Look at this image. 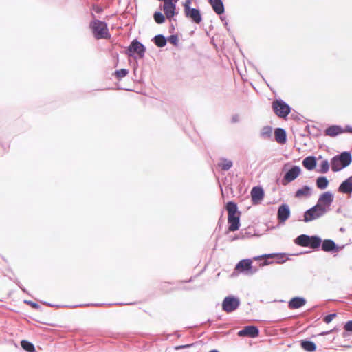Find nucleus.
Segmentation results:
<instances>
[{"label": "nucleus", "instance_id": "f257e3e1", "mask_svg": "<svg viewBox=\"0 0 352 352\" xmlns=\"http://www.w3.org/2000/svg\"><path fill=\"white\" fill-rule=\"evenodd\" d=\"M226 208L228 215V229L231 232L236 231L240 226V212L238 211L237 205L233 201H228Z\"/></svg>", "mask_w": 352, "mask_h": 352}, {"label": "nucleus", "instance_id": "f03ea898", "mask_svg": "<svg viewBox=\"0 0 352 352\" xmlns=\"http://www.w3.org/2000/svg\"><path fill=\"white\" fill-rule=\"evenodd\" d=\"M294 243L301 247L318 249L321 245L322 239L318 236L300 234L294 239Z\"/></svg>", "mask_w": 352, "mask_h": 352}, {"label": "nucleus", "instance_id": "7ed1b4c3", "mask_svg": "<svg viewBox=\"0 0 352 352\" xmlns=\"http://www.w3.org/2000/svg\"><path fill=\"white\" fill-rule=\"evenodd\" d=\"M351 162V155L349 152H342L333 157L331 161V169L338 172L348 166Z\"/></svg>", "mask_w": 352, "mask_h": 352}, {"label": "nucleus", "instance_id": "20e7f679", "mask_svg": "<svg viewBox=\"0 0 352 352\" xmlns=\"http://www.w3.org/2000/svg\"><path fill=\"white\" fill-rule=\"evenodd\" d=\"M90 28L96 38H107L109 36L105 22L96 19L90 23Z\"/></svg>", "mask_w": 352, "mask_h": 352}, {"label": "nucleus", "instance_id": "39448f33", "mask_svg": "<svg viewBox=\"0 0 352 352\" xmlns=\"http://www.w3.org/2000/svg\"><path fill=\"white\" fill-rule=\"evenodd\" d=\"M328 212L317 204L304 214V221L309 222L323 217Z\"/></svg>", "mask_w": 352, "mask_h": 352}, {"label": "nucleus", "instance_id": "423d86ee", "mask_svg": "<svg viewBox=\"0 0 352 352\" xmlns=\"http://www.w3.org/2000/svg\"><path fill=\"white\" fill-rule=\"evenodd\" d=\"M272 108L280 118H285L290 113V107L282 100H276L272 102Z\"/></svg>", "mask_w": 352, "mask_h": 352}, {"label": "nucleus", "instance_id": "0eeeda50", "mask_svg": "<svg viewBox=\"0 0 352 352\" xmlns=\"http://www.w3.org/2000/svg\"><path fill=\"white\" fill-rule=\"evenodd\" d=\"M240 303L238 297L234 296H226L222 302V309L227 313H231L238 309Z\"/></svg>", "mask_w": 352, "mask_h": 352}, {"label": "nucleus", "instance_id": "6e6552de", "mask_svg": "<svg viewBox=\"0 0 352 352\" xmlns=\"http://www.w3.org/2000/svg\"><path fill=\"white\" fill-rule=\"evenodd\" d=\"M333 199L334 196L333 193L330 191H327L320 195L317 204L325 208L326 211L329 212Z\"/></svg>", "mask_w": 352, "mask_h": 352}, {"label": "nucleus", "instance_id": "1a4fd4ad", "mask_svg": "<svg viewBox=\"0 0 352 352\" xmlns=\"http://www.w3.org/2000/svg\"><path fill=\"white\" fill-rule=\"evenodd\" d=\"M301 169L298 166H293L284 175L282 184L285 186L294 181L300 174Z\"/></svg>", "mask_w": 352, "mask_h": 352}, {"label": "nucleus", "instance_id": "9d476101", "mask_svg": "<svg viewBox=\"0 0 352 352\" xmlns=\"http://www.w3.org/2000/svg\"><path fill=\"white\" fill-rule=\"evenodd\" d=\"M127 51L129 56H133L134 53H136L140 58H143L146 48L140 42L137 40H133L129 46Z\"/></svg>", "mask_w": 352, "mask_h": 352}, {"label": "nucleus", "instance_id": "9b49d317", "mask_svg": "<svg viewBox=\"0 0 352 352\" xmlns=\"http://www.w3.org/2000/svg\"><path fill=\"white\" fill-rule=\"evenodd\" d=\"M252 261L249 258L240 261L236 265V270L241 272H245L247 274H253L256 270H252Z\"/></svg>", "mask_w": 352, "mask_h": 352}, {"label": "nucleus", "instance_id": "f8f14e48", "mask_svg": "<svg viewBox=\"0 0 352 352\" xmlns=\"http://www.w3.org/2000/svg\"><path fill=\"white\" fill-rule=\"evenodd\" d=\"M259 334V330L256 326H245L243 329L238 331L237 335L240 337L248 336L250 338H256Z\"/></svg>", "mask_w": 352, "mask_h": 352}, {"label": "nucleus", "instance_id": "ddd939ff", "mask_svg": "<svg viewBox=\"0 0 352 352\" xmlns=\"http://www.w3.org/2000/svg\"><path fill=\"white\" fill-rule=\"evenodd\" d=\"M184 13L187 18L190 19L195 23H200L202 20L201 12L197 8L187 7Z\"/></svg>", "mask_w": 352, "mask_h": 352}, {"label": "nucleus", "instance_id": "4468645a", "mask_svg": "<svg viewBox=\"0 0 352 352\" xmlns=\"http://www.w3.org/2000/svg\"><path fill=\"white\" fill-rule=\"evenodd\" d=\"M290 209L287 204L280 205L278 209L277 218L280 223L285 222L290 217Z\"/></svg>", "mask_w": 352, "mask_h": 352}, {"label": "nucleus", "instance_id": "2eb2a0df", "mask_svg": "<svg viewBox=\"0 0 352 352\" xmlns=\"http://www.w3.org/2000/svg\"><path fill=\"white\" fill-rule=\"evenodd\" d=\"M163 10L168 19H171L177 14L176 5L173 1L164 3Z\"/></svg>", "mask_w": 352, "mask_h": 352}, {"label": "nucleus", "instance_id": "dca6fc26", "mask_svg": "<svg viewBox=\"0 0 352 352\" xmlns=\"http://www.w3.org/2000/svg\"><path fill=\"white\" fill-rule=\"evenodd\" d=\"M264 197V191L260 186H255L251 190L252 201L254 204L259 203Z\"/></svg>", "mask_w": 352, "mask_h": 352}, {"label": "nucleus", "instance_id": "f3484780", "mask_svg": "<svg viewBox=\"0 0 352 352\" xmlns=\"http://www.w3.org/2000/svg\"><path fill=\"white\" fill-rule=\"evenodd\" d=\"M305 298L302 297H294L292 298L288 302V307L289 309H298L306 304Z\"/></svg>", "mask_w": 352, "mask_h": 352}, {"label": "nucleus", "instance_id": "a211bd4d", "mask_svg": "<svg viewBox=\"0 0 352 352\" xmlns=\"http://www.w3.org/2000/svg\"><path fill=\"white\" fill-rule=\"evenodd\" d=\"M342 133H344V129L338 125H332L324 131L325 135L330 137H336Z\"/></svg>", "mask_w": 352, "mask_h": 352}, {"label": "nucleus", "instance_id": "6ab92c4d", "mask_svg": "<svg viewBox=\"0 0 352 352\" xmlns=\"http://www.w3.org/2000/svg\"><path fill=\"white\" fill-rule=\"evenodd\" d=\"M352 179L350 177L341 183L338 187V191L342 193L350 194L352 192Z\"/></svg>", "mask_w": 352, "mask_h": 352}, {"label": "nucleus", "instance_id": "aec40b11", "mask_svg": "<svg viewBox=\"0 0 352 352\" xmlns=\"http://www.w3.org/2000/svg\"><path fill=\"white\" fill-rule=\"evenodd\" d=\"M302 164L306 169L312 170L316 166V158L314 156H308L302 160Z\"/></svg>", "mask_w": 352, "mask_h": 352}, {"label": "nucleus", "instance_id": "412c9836", "mask_svg": "<svg viewBox=\"0 0 352 352\" xmlns=\"http://www.w3.org/2000/svg\"><path fill=\"white\" fill-rule=\"evenodd\" d=\"M213 10L217 14H221L224 12V6L221 0H208Z\"/></svg>", "mask_w": 352, "mask_h": 352}, {"label": "nucleus", "instance_id": "4be33fe9", "mask_svg": "<svg viewBox=\"0 0 352 352\" xmlns=\"http://www.w3.org/2000/svg\"><path fill=\"white\" fill-rule=\"evenodd\" d=\"M275 140L279 144H285L287 141L285 131L282 128H277L274 131Z\"/></svg>", "mask_w": 352, "mask_h": 352}, {"label": "nucleus", "instance_id": "5701e85b", "mask_svg": "<svg viewBox=\"0 0 352 352\" xmlns=\"http://www.w3.org/2000/svg\"><path fill=\"white\" fill-rule=\"evenodd\" d=\"M311 188L309 186H304L296 191L295 197L298 199L309 197L311 195Z\"/></svg>", "mask_w": 352, "mask_h": 352}, {"label": "nucleus", "instance_id": "b1692460", "mask_svg": "<svg viewBox=\"0 0 352 352\" xmlns=\"http://www.w3.org/2000/svg\"><path fill=\"white\" fill-rule=\"evenodd\" d=\"M321 243L322 250L324 252H332L338 248L335 242L331 239H325Z\"/></svg>", "mask_w": 352, "mask_h": 352}, {"label": "nucleus", "instance_id": "393cba45", "mask_svg": "<svg viewBox=\"0 0 352 352\" xmlns=\"http://www.w3.org/2000/svg\"><path fill=\"white\" fill-rule=\"evenodd\" d=\"M300 345L304 350L308 352H313L316 351V344L314 342L309 340H302Z\"/></svg>", "mask_w": 352, "mask_h": 352}, {"label": "nucleus", "instance_id": "a878e982", "mask_svg": "<svg viewBox=\"0 0 352 352\" xmlns=\"http://www.w3.org/2000/svg\"><path fill=\"white\" fill-rule=\"evenodd\" d=\"M272 128L269 126H264L261 129L260 136L264 140H268L272 137Z\"/></svg>", "mask_w": 352, "mask_h": 352}, {"label": "nucleus", "instance_id": "bb28decb", "mask_svg": "<svg viewBox=\"0 0 352 352\" xmlns=\"http://www.w3.org/2000/svg\"><path fill=\"white\" fill-rule=\"evenodd\" d=\"M153 42L157 47H163L166 45L167 40L162 34H158L153 38Z\"/></svg>", "mask_w": 352, "mask_h": 352}, {"label": "nucleus", "instance_id": "cd10ccee", "mask_svg": "<svg viewBox=\"0 0 352 352\" xmlns=\"http://www.w3.org/2000/svg\"><path fill=\"white\" fill-rule=\"evenodd\" d=\"M329 184V181L326 177L321 176L316 179V186L320 190L325 189Z\"/></svg>", "mask_w": 352, "mask_h": 352}, {"label": "nucleus", "instance_id": "c85d7f7f", "mask_svg": "<svg viewBox=\"0 0 352 352\" xmlns=\"http://www.w3.org/2000/svg\"><path fill=\"white\" fill-rule=\"evenodd\" d=\"M218 165L223 170H228L232 168L233 163L231 160L222 158Z\"/></svg>", "mask_w": 352, "mask_h": 352}, {"label": "nucleus", "instance_id": "c756f323", "mask_svg": "<svg viewBox=\"0 0 352 352\" xmlns=\"http://www.w3.org/2000/svg\"><path fill=\"white\" fill-rule=\"evenodd\" d=\"M329 170V163L328 160H323L320 164L319 165V168L317 170V172L320 173H327Z\"/></svg>", "mask_w": 352, "mask_h": 352}, {"label": "nucleus", "instance_id": "7c9ffc66", "mask_svg": "<svg viewBox=\"0 0 352 352\" xmlns=\"http://www.w3.org/2000/svg\"><path fill=\"white\" fill-rule=\"evenodd\" d=\"M21 344L22 348L28 352H33L35 350L34 344L29 341L22 340Z\"/></svg>", "mask_w": 352, "mask_h": 352}, {"label": "nucleus", "instance_id": "2f4dec72", "mask_svg": "<svg viewBox=\"0 0 352 352\" xmlns=\"http://www.w3.org/2000/svg\"><path fill=\"white\" fill-rule=\"evenodd\" d=\"M153 18H154L155 21L157 24H162L165 21V16L160 12H155L153 14Z\"/></svg>", "mask_w": 352, "mask_h": 352}, {"label": "nucleus", "instance_id": "473e14b6", "mask_svg": "<svg viewBox=\"0 0 352 352\" xmlns=\"http://www.w3.org/2000/svg\"><path fill=\"white\" fill-rule=\"evenodd\" d=\"M128 73H129V71L127 69H121L115 71L114 74L116 76V78H118V79H121V78L125 77L128 74Z\"/></svg>", "mask_w": 352, "mask_h": 352}, {"label": "nucleus", "instance_id": "72a5a7b5", "mask_svg": "<svg viewBox=\"0 0 352 352\" xmlns=\"http://www.w3.org/2000/svg\"><path fill=\"white\" fill-rule=\"evenodd\" d=\"M166 40L175 46L178 45L179 39L177 35L176 34L170 36Z\"/></svg>", "mask_w": 352, "mask_h": 352}, {"label": "nucleus", "instance_id": "f704fd0d", "mask_svg": "<svg viewBox=\"0 0 352 352\" xmlns=\"http://www.w3.org/2000/svg\"><path fill=\"white\" fill-rule=\"evenodd\" d=\"M336 317V314H329V315H327L324 318V321L329 324Z\"/></svg>", "mask_w": 352, "mask_h": 352}, {"label": "nucleus", "instance_id": "c9c22d12", "mask_svg": "<svg viewBox=\"0 0 352 352\" xmlns=\"http://www.w3.org/2000/svg\"><path fill=\"white\" fill-rule=\"evenodd\" d=\"M344 328L346 331L352 332V320H349L346 322Z\"/></svg>", "mask_w": 352, "mask_h": 352}, {"label": "nucleus", "instance_id": "e433bc0d", "mask_svg": "<svg viewBox=\"0 0 352 352\" xmlns=\"http://www.w3.org/2000/svg\"><path fill=\"white\" fill-rule=\"evenodd\" d=\"M241 120V117L239 114H234L231 118V122L233 124L238 123Z\"/></svg>", "mask_w": 352, "mask_h": 352}, {"label": "nucleus", "instance_id": "4c0bfd02", "mask_svg": "<svg viewBox=\"0 0 352 352\" xmlns=\"http://www.w3.org/2000/svg\"><path fill=\"white\" fill-rule=\"evenodd\" d=\"M25 302L31 305L34 308L38 309L39 307V305L36 302L29 301V300H25Z\"/></svg>", "mask_w": 352, "mask_h": 352}, {"label": "nucleus", "instance_id": "58836bf2", "mask_svg": "<svg viewBox=\"0 0 352 352\" xmlns=\"http://www.w3.org/2000/svg\"><path fill=\"white\" fill-rule=\"evenodd\" d=\"M190 0H186L185 3H184V12H186V9L187 7H190Z\"/></svg>", "mask_w": 352, "mask_h": 352}, {"label": "nucleus", "instance_id": "ea45409f", "mask_svg": "<svg viewBox=\"0 0 352 352\" xmlns=\"http://www.w3.org/2000/svg\"><path fill=\"white\" fill-rule=\"evenodd\" d=\"M278 256L277 254H269L261 256V257L273 258Z\"/></svg>", "mask_w": 352, "mask_h": 352}, {"label": "nucleus", "instance_id": "a19ab883", "mask_svg": "<svg viewBox=\"0 0 352 352\" xmlns=\"http://www.w3.org/2000/svg\"><path fill=\"white\" fill-rule=\"evenodd\" d=\"M344 132L352 133V127L350 126H346L344 129Z\"/></svg>", "mask_w": 352, "mask_h": 352}, {"label": "nucleus", "instance_id": "79ce46f5", "mask_svg": "<svg viewBox=\"0 0 352 352\" xmlns=\"http://www.w3.org/2000/svg\"><path fill=\"white\" fill-rule=\"evenodd\" d=\"M189 346H190V344L181 345V346H176L175 349H184V348H188Z\"/></svg>", "mask_w": 352, "mask_h": 352}, {"label": "nucleus", "instance_id": "37998d69", "mask_svg": "<svg viewBox=\"0 0 352 352\" xmlns=\"http://www.w3.org/2000/svg\"><path fill=\"white\" fill-rule=\"evenodd\" d=\"M331 331H333V330H331V331H326V332H322V333H321V335H327V334L330 333Z\"/></svg>", "mask_w": 352, "mask_h": 352}, {"label": "nucleus", "instance_id": "c03bdc74", "mask_svg": "<svg viewBox=\"0 0 352 352\" xmlns=\"http://www.w3.org/2000/svg\"><path fill=\"white\" fill-rule=\"evenodd\" d=\"M270 262H268L267 261H264L263 265H268V264H270Z\"/></svg>", "mask_w": 352, "mask_h": 352}, {"label": "nucleus", "instance_id": "a18cd8bd", "mask_svg": "<svg viewBox=\"0 0 352 352\" xmlns=\"http://www.w3.org/2000/svg\"><path fill=\"white\" fill-rule=\"evenodd\" d=\"M21 289L24 292H26V290H25V288H23V287H21Z\"/></svg>", "mask_w": 352, "mask_h": 352}, {"label": "nucleus", "instance_id": "49530a36", "mask_svg": "<svg viewBox=\"0 0 352 352\" xmlns=\"http://www.w3.org/2000/svg\"><path fill=\"white\" fill-rule=\"evenodd\" d=\"M210 352H219V351L217 350L214 349V350L210 351Z\"/></svg>", "mask_w": 352, "mask_h": 352}, {"label": "nucleus", "instance_id": "de8ad7c7", "mask_svg": "<svg viewBox=\"0 0 352 352\" xmlns=\"http://www.w3.org/2000/svg\"><path fill=\"white\" fill-rule=\"evenodd\" d=\"M177 1H178V0H173V3H175V4L177 3Z\"/></svg>", "mask_w": 352, "mask_h": 352}]
</instances>
